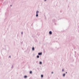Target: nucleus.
<instances>
[{
  "label": "nucleus",
  "mask_w": 79,
  "mask_h": 79,
  "mask_svg": "<svg viewBox=\"0 0 79 79\" xmlns=\"http://www.w3.org/2000/svg\"><path fill=\"white\" fill-rule=\"evenodd\" d=\"M38 13H39V11L37 10L36 11V17H38V16H39V15H38Z\"/></svg>",
  "instance_id": "nucleus-1"
},
{
  "label": "nucleus",
  "mask_w": 79,
  "mask_h": 79,
  "mask_svg": "<svg viewBox=\"0 0 79 79\" xmlns=\"http://www.w3.org/2000/svg\"><path fill=\"white\" fill-rule=\"evenodd\" d=\"M56 20L55 19H52V22L54 23L55 24H56L55 23V22H56Z\"/></svg>",
  "instance_id": "nucleus-2"
},
{
  "label": "nucleus",
  "mask_w": 79,
  "mask_h": 79,
  "mask_svg": "<svg viewBox=\"0 0 79 79\" xmlns=\"http://www.w3.org/2000/svg\"><path fill=\"white\" fill-rule=\"evenodd\" d=\"M38 55H42V52H39L38 53Z\"/></svg>",
  "instance_id": "nucleus-3"
},
{
  "label": "nucleus",
  "mask_w": 79,
  "mask_h": 79,
  "mask_svg": "<svg viewBox=\"0 0 79 79\" xmlns=\"http://www.w3.org/2000/svg\"><path fill=\"white\" fill-rule=\"evenodd\" d=\"M49 35H52V31H49Z\"/></svg>",
  "instance_id": "nucleus-4"
},
{
  "label": "nucleus",
  "mask_w": 79,
  "mask_h": 79,
  "mask_svg": "<svg viewBox=\"0 0 79 79\" xmlns=\"http://www.w3.org/2000/svg\"><path fill=\"white\" fill-rule=\"evenodd\" d=\"M27 75H25L24 76V78H25V79H26V78H27Z\"/></svg>",
  "instance_id": "nucleus-5"
},
{
  "label": "nucleus",
  "mask_w": 79,
  "mask_h": 79,
  "mask_svg": "<svg viewBox=\"0 0 79 79\" xmlns=\"http://www.w3.org/2000/svg\"><path fill=\"white\" fill-rule=\"evenodd\" d=\"M32 51H34V50H35V48L34 47H33L32 49Z\"/></svg>",
  "instance_id": "nucleus-6"
},
{
  "label": "nucleus",
  "mask_w": 79,
  "mask_h": 79,
  "mask_svg": "<svg viewBox=\"0 0 79 79\" xmlns=\"http://www.w3.org/2000/svg\"><path fill=\"white\" fill-rule=\"evenodd\" d=\"M41 78H43V77H44V75L43 74L41 75Z\"/></svg>",
  "instance_id": "nucleus-7"
},
{
  "label": "nucleus",
  "mask_w": 79,
  "mask_h": 79,
  "mask_svg": "<svg viewBox=\"0 0 79 79\" xmlns=\"http://www.w3.org/2000/svg\"><path fill=\"white\" fill-rule=\"evenodd\" d=\"M32 71H30V74H32Z\"/></svg>",
  "instance_id": "nucleus-8"
},
{
  "label": "nucleus",
  "mask_w": 79,
  "mask_h": 79,
  "mask_svg": "<svg viewBox=\"0 0 79 79\" xmlns=\"http://www.w3.org/2000/svg\"><path fill=\"white\" fill-rule=\"evenodd\" d=\"M40 64H42V61H40L39 63Z\"/></svg>",
  "instance_id": "nucleus-9"
},
{
  "label": "nucleus",
  "mask_w": 79,
  "mask_h": 79,
  "mask_svg": "<svg viewBox=\"0 0 79 79\" xmlns=\"http://www.w3.org/2000/svg\"><path fill=\"white\" fill-rule=\"evenodd\" d=\"M65 75H66V74L65 73H64L63 74V77H65Z\"/></svg>",
  "instance_id": "nucleus-10"
},
{
  "label": "nucleus",
  "mask_w": 79,
  "mask_h": 79,
  "mask_svg": "<svg viewBox=\"0 0 79 79\" xmlns=\"http://www.w3.org/2000/svg\"><path fill=\"white\" fill-rule=\"evenodd\" d=\"M38 55H37L36 56V57L37 58H39V56Z\"/></svg>",
  "instance_id": "nucleus-11"
},
{
  "label": "nucleus",
  "mask_w": 79,
  "mask_h": 79,
  "mask_svg": "<svg viewBox=\"0 0 79 79\" xmlns=\"http://www.w3.org/2000/svg\"><path fill=\"white\" fill-rule=\"evenodd\" d=\"M14 66V64H12L11 67V68H13V67Z\"/></svg>",
  "instance_id": "nucleus-12"
},
{
  "label": "nucleus",
  "mask_w": 79,
  "mask_h": 79,
  "mask_svg": "<svg viewBox=\"0 0 79 79\" xmlns=\"http://www.w3.org/2000/svg\"><path fill=\"white\" fill-rule=\"evenodd\" d=\"M64 71V69H62V72H63V71Z\"/></svg>",
  "instance_id": "nucleus-13"
},
{
  "label": "nucleus",
  "mask_w": 79,
  "mask_h": 79,
  "mask_svg": "<svg viewBox=\"0 0 79 79\" xmlns=\"http://www.w3.org/2000/svg\"><path fill=\"white\" fill-rule=\"evenodd\" d=\"M52 74H53V72H51Z\"/></svg>",
  "instance_id": "nucleus-14"
},
{
  "label": "nucleus",
  "mask_w": 79,
  "mask_h": 79,
  "mask_svg": "<svg viewBox=\"0 0 79 79\" xmlns=\"http://www.w3.org/2000/svg\"><path fill=\"white\" fill-rule=\"evenodd\" d=\"M23 34V32H21V34Z\"/></svg>",
  "instance_id": "nucleus-15"
},
{
  "label": "nucleus",
  "mask_w": 79,
  "mask_h": 79,
  "mask_svg": "<svg viewBox=\"0 0 79 79\" xmlns=\"http://www.w3.org/2000/svg\"><path fill=\"white\" fill-rule=\"evenodd\" d=\"M10 6H11H11H12V5H10Z\"/></svg>",
  "instance_id": "nucleus-16"
},
{
  "label": "nucleus",
  "mask_w": 79,
  "mask_h": 79,
  "mask_svg": "<svg viewBox=\"0 0 79 79\" xmlns=\"http://www.w3.org/2000/svg\"><path fill=\"white\" fill-rule=\"evenodd\" d=\"M9 58H11V56H9Z\"/></svg>",
  "instance_id": "nucleus-17"
},
{
  "label": "nucleus",
  "mask_w": 79,
  "mask_h": 79,
  "mask_svg": "<svg viewBox=\"0 0 79 79\" xmlns=\"http://www.w3.org/2000/svg\"><path fill=\"white\" fill-rule=\"evenodd\" d=\"M44 1L45 2H46V1H47V0H44Z\"/></svg>",
  "instance_id": "nucleus-18"
},
{
  "label": "nucleus",
  "mask_w": 79,
  "mask_h": 79,
  "mask_svg": "<svg viewBox=\"0 0 79 79\" xmlns=\"http://www.w3.org/2000/svg\"><path fill=\"white\" fill-rule=\"evenodd\" d=\"M74 52L75 53V54H76V52L75 51Z\"/></svg>",
  "instance_id": "nucleus-19"
},
{
  "label": "nucleus",
  "mask_w": 79,
  "mask_h": 79,
  "mask_svg": "<svg viewBox=\"0 0 79 79\" xmlns=\"http://www.w3.org/2000/svg\"><path fill=\"white\" fill-rule=\"evenodd\" d=\"M66 74H67V72H65Z\"/></svg>",
  "instance_id": "nucleus-20"
},
{
  "label": "nucleus",
  "mask_w": 79,
  "mask_h": 79,
  "mask_svg": "<svg viewBox=\"0 0 79 79\" xmlns=\"http://www.w3.org/2000/svg\"><path fill=\"white\" fill-rule=\"evenodd\" d=\"M63 19V18H61L60 19Z\"/></svg>",
  "instance_id": "nucleus-21"
}]
</instances>
